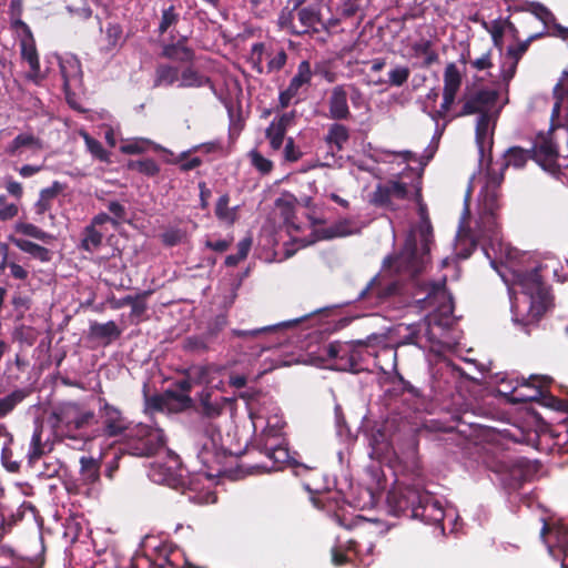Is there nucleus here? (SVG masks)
<instances>
[{"label":"nucleus","instance_id":"56","mask_svg":"<svg viewBox=\"0 0 568 568\" xmlns=\"http://www.w3.org/2000/svg\"><path fill=\"white\" fill-rule=\"evenodd\" d=\"M529 10L546 28H551L557 20L554 13L539 2H531Z\"/></svg>","mask_w":568,"mask_h":568},{"label":"nucleus","instance_id":"48","mask_svg":"<svg viewBox=\"0 0 568 568\" xmlns=\"http://www.w3.org/2000/svg\"><path fill=\"white\" fill-rule=\"evenodd\" d=\"M22 11V0H11L9 6V16L11 28L16 31H26L30 29V27L21 19Z\"/></svg>","mask_w":568,"mask_h":568},{"label":"nucleus","instance_id":"24","mask_svg":"<svg viewBox=\"0 0 568 568\" xmlns=\"http://www.w3.org/2000/svg\"><path fill=\"white\" fill-rule=\"evenodd\" d=\"M329 118L335 121L347 120L351 111L347 104V92L344 85L333 88L328 100Z\"/></svg>","mask_w":568,"mask_h":568},{"label":"nucleus","instance_id":"34","mask_svg":"<svg viewBox=\"0 0 568 568\" xmlns=\"http://www.w3.org/2000/svg\"><path fill=\"white\" fill-rule=\"evenodd\" d=\"M189 371L195 385L204 384L206 386H212L215 375H219L222 368L214 364H206L191 366Z\"/></svg>","mask_w":568,"mask_h":568},{"label":"nucleus","instance_id":"27","mask_svg":"<svg viewBox=\"0 0 568 568\" xmlns=\"http://www.w3.org/2000/svg\"><path fill=\"white\" fill-rule=\"evenodd\" d=\"M42 435L43 428L41 425H38L32 434L30 447L27 454L28 463L32 467L40 458L53 449V445L49 443V440H43Z\"/></svg>","mask_w":568,"mask_h":568},{"label":"nucleus","instance_id":"33","mask_svg":"<svg viewBox=\"0 0 568 568\" xmlns=\"http://www.w3.org/2000/svg\"><path fill=\"white\" fill-rule=\"evenodd\" d=\"M349 136V129L342 123L335 122L329 125L324 140L329 148H334L336 152H341L344 150Z\"/></svg>","mask_w":568,"mask_h":568},{"label":"nucleus","instance_id":"57","mask_svg":"<svg viewBox=\"0 0 568 568\" xmlns=\"http://www.w3.org/2000/svg\"><path fill=\"white\" fill-rule=\"evenodd\" d=\"M286 132V130L273 124L272 122L265 130V136L270 141V145L274 151L282 148Z\"/></svg>","mask_w":568,"mask_h":568},{"label":"nucleus","instance_id":"36","mask_svg":"<svg viewBox=\"0 0 568 568\" xmlns=\"http://www.w3.org/2000/svg\"><path fill=\"white\" fill-rule=\"evenodd\" d=\"M412 52L415 58L424 57L420 68L428 69L439 61L438 53L433 49L430 40H420L412 44Z\"/></svg>","mask_w":568,"mask_h":568},{"label":"nucleus","instance_id":"55","mask_svg":"<svg viewBox=\"0 0 568 568\" xmlns=\"http://www.w3.org/2000/svg\"><path fill=\"white\" fill-rule=\"evenodd\" d=\"M180 20V14L175 11L173 4L162 10L161 20L159 23V34H164L171 27H174Z\"/></svg>","mask_w":568,"mask_h":568},{"label":"nucleus","instance_id":"39","mask_svg":"<svg viewBox=\"0 0 568 568\" xmlns=\"http://www.w3.org/2000/svg\"><path fill=\"white\" fill-rule=\"evenodd\" d=\"M312 79L311 63L307 60H303L298 67L296 74L291 79L288 87L286 88L292 93L297 95L300 89L303 85L310 84Z\"/></svg>","mask_w":568,"mask_h":568},{"label":"nucleus","instance_id":"16","mask_svg":"<svg viewBox=\"0 0 568 568\" xmlns=\"http://www.w3.org/2000/svg\"><path fill=\"white\" fill-rule=\"evenodd\" d=\"M254 447L263 454L268 462L261 467L266 470H277L288 460V449L277 443L275 437L260 436L255 439Z\"/></svg>","mask_w":568,"mask_h":568},{"label":"nucleus","instance_id":"52","mask_svg":"<svg viewBox=\"0 0 568 568\" xmlns=\"http://www.w3.org/2000/svg\"><path fill=\"white\" fill-rule=\"evenodd\" d=\"M348 343L333 342L324 346L323 352L327 358L335 361V367L344 362L347 355Z\"/></svg>","mask_w":568,"mask_h":568},{"label":"nucleus","instance_id":"25","mask_svg":"<svg viewBox=\"0 0 568 568\" xmlns=\"http://www.w3.org/2000/svg\"><path fill=\"white\" fill-rule=\"evenodd\" d=\"M20 51L22 59L28 62L31 71L38 74L40 72V60L31 29L21 31Z\"/></svg>","mask_w":568,"mask_h":568},{"label":"nucleus","instance_id":"7","mask_svg":"<svg viewBox=\"0 0 568 568\" xmlns=\"http://www.w3.org/2000/svg\"><path fill=\"white\" fill-rule=\"evenodd\" d=\"M529 152L530 160L535 161L544 171L560 180L562 172L558 164L559 148L554 141L552 132H539Z\"/></svg>","mask_w":568,"mask_h":568},{"label":"nucleus","instance_id":"53","mask_svg":"<svg viewBox=\"0 0 568 568\" xmlns=\"http://www.w3.org/2000/svg\"><path fill=\"white\" fill-rule=\"evenodd\" d=\"M187 239V232L180 227H169L161 234L163 245L168 247L176 246Z\"/></svg>","mask_w":568,"mask_h":568},{"label":"nucleus","instance_id":"40","mask_svg":"<svg viewBox=\"0 0 568 568\" xmlns=\"http://www.w3.org/2000/svg\"><path fill=\"white\" fill-rule=\"evenodd\" d=\"M29 395V392L23 388H18L8 394L7 396L0 398V419L8 416L13 409L22 403L27 396Z\"/></svg>","mask_w":568,"mask_h":568},{"label":"nucleus","instance_id":"5","mask_svg":"<svg viewBox=\"0 0 568 568\" xmlns=\"http://www.w3.org/2000/svg\"><path fill=\"white\" fill-rule=\"evenodd\" d=\"M381 342L377 337H368L366 341L359 339L348 343V352L344 362L337 365L338 371L358 372L361 363L365 362L368 357L376 359L375 364L381 369L385 367L381 363V357H388L392 361V367L396 366L397 352L388 345L378 347L375 343Z\"/></svg>","mask_w":568,"mask_h":568},{"label":"nucleus","instance_id":"4","mask_svg":"<svg viewBox=\"0 0 568 568\" xmlns=\"http://www.w3.org/2000/svg\"><path fill=\"white\" fill-rule=\"evenodd\" d=\"M49 423L57 434L74 438V432L88 428L95 423V414L79 403L64 402L53 407Z\"/></svg>","mask_w":568,"mask_h":568},{"label":"nucleus","instance_id":"31","mask_svg":"<svg viewBox=\"0 0 568 568\" xmlns=\"http://www.w3.org/2000/svg\"><path fill=\"white\" fill-rule=\"evenodd\" d=\"M300 321H293V322H283L278 324L273 325H266L263 327H257L253 329H232V335L239 338L243 339H257L261 338L264 335L276 333L283 328L296 325Z\"/></svg>","mask_w":568,"mask_h":568},{"label":"nucleus","instance_id":"15","mask_svg":"<svg viewBox=\"0 0 568 568\" xmlns=\"http://www.w3.org/2000/svg\"><path fill=\"white\" fill-rule=\"evenodd\" d=\"M408 197V186L398 180H388L385 183L376 185L371 195V203L377 207L395 211L397 209L393 199L406 200Z\"/></svg>","mask_w":568,"mask_h":568},{"label":"nucleus","instance_id":"1","mask_svg":"<svg viewBox=\"0 0 568 568\" xmlns=\"http://www.w3.org/2000/svg\"><path fill=\"white\" fill-rule=\"evenodd\" d=\"M515 284L520 288L524 295L523 303L527 306V311L519 318L516 313L515 321L524 326L537 323L552 305V295L550 287L545 283L539 273V268L531 271L518 272Z\"/></svg>","mask_w":568,"mask_h":568},{"label":"nucleus","instance_id":"21","mask_svg":"<svg viewBox=\"0 0 568 568\" xmlns=\"http://www.w3.org/2000/svg\"><path fill=\"white\" fill-rule=\"evenodd\" d=\"M463 82L462 74L455 63H448L444 71L443 109L455 103Z\"/></svg>","mask_w":568,"mask_h":568},{"label":"nucleus","instance_id":"26","mask_svg":"<svg viewBox=\"0 0 568 568\" xmlns=\"http://www.w3.org/2000/svg\"><path fill=\"white\" fill-rule=\"evenodd\" d=\"M478 230L480 236L485 240H488L491 244L499 242L500 225L498 222V212H480Z\"/></svg>","mask_w":568,"mask_h":568},{"label":"nucleus","instance_id":"44","mask_svg":"<svg viewBox=\"0 0 568 568\" xmlns=\"http://www.w3.org/2000/svg\"><path fill=\"white\" fill-rule=\"evenodd\" d=\"M103 234L93 225H87L82 232L80 247L87 252H93L102 244Z\"/></svg>","mask_w":568,"mask_h":568},{"label":"nucleus","instance_id":"61","mask_svg":"<svg viewBox=\"0 0 568 568\" xmlns=\"http://www.w3.org/2000/svg\"><path fill=\"white\" fill-rule=\"evenodd\" d=\"M143 396L145 404V412H162L165 406V399L161 394H154L152 396L149 395L148 385L143 386Z\"/></svg>","mask_w":568,"mask_h":568},{"label":"nucleus","instance_id":"54","mask_svg":"<svg viewBox=\"0 0 568 568\" xmlns=\"http://www.w3.org/2000/svg\"><path fill=\"white\" fill-rule=\"evenodd\" d=\"M410 70L406 65L397 64L388 72V79L385 81L390 87H402L409 79Z\"/></svg>","mask_w":568,"mask_h":568},{"label":"nucleus","instance_id":"50","mask_svg":"<svg viewBox=\"0 0 568 568\" xmlns=\"http://www.w3.org/2000/svg\"><path fill=\"white\" fill-rule=\"evenodd\" d=\"M195 383L193 382L192 376L190 375V371L187 369L186 376L184 378L179 379L175 383L176 388L179 390H181L183 394L182 395H178V394H175L173 392H168V395L171 398H174V399H176L179 402L191 404L192 403V398L190 397L189 393L191 392L192 386Z\"/></svg>","mask_w":568,"mask_h":568},{"label":"nucleus","instance_id":"10","mask_svg":"<svg viewBox=\"0 0 568 568\" xmlns=\"http://www.w3.org/2000/svg\"><path fill=\"white\" fill-rule=\"evenodd\" d=\"M538 460L517 457L501 465L503 483L509 490H518L526 481H530L540 470Z\"/></svg>","mask_w":568,"mask_h":568},{"label":"nucleus","instance_id":"38","mask_svg":"<svg viewBox=\"0 0 568 568\" xmlns=\"http://www.w3.org/2000/svg\"><path fill=\"white\" fill-rule=\"evenodd\" d=\"M229 203L230 195L227 193L221 195L215 204L214 213L217 220H220L221 222H224L229 225H233L239 217V206L230 207Z\"/></svg>","mask_w":568,"mask_h":568},{"label":"nucleus","instance_id":"46","mask_svg":"<svg viewBox=\"0 0 568 568\" xmlns=\"http://www.w3.org/2000/svg\"><path fill=\"white\" fill-rule=\"evenodd\" d=\"M211 343V338L204 333L186 337L183 342V348L186 352L204 354L210 351Z\"/></svg>","mask_w":568,"mask_h":568},{"label":"nucleus","instance_id":"3","mask_svg":"<svg viewBox=\"0 0 568 568\" xmlns=\"http://www.w3.org/2000/svg\"><path fill=\"white\" fill-rule=\"evenodd\" d=\"M420 247L417 245L415 235L410 234L404 244L403 250L395 258V267L409 276L418 275L429 261L430 245L433 243V226L430 221L418 224Z\"/></svg>","mask_w":568,"mask_h":568},{"label":"nucleus","instance_id":"29","mask_svg":"<svg viewBox=\"0 0 568 568\" xmlns=\"http://www.w3.org/2000/svg\"><path fill=\"white\" fill-rule=\"evenodd\" d=\"M64 190V185L59 181H53L49 187L42 189L39 200L34 204L36 214L43 216L52 207V201Z\"/></svg>","mask_w":568,"mask_h":568},{"label":"nucleus","instance_id":"8","mask_svg":"<svg viewBox=\"0 0 568 568\" xmlns=\"http://www.w3.org/2000/svg\"><path fill=\"white\" fill-rule=\"evenodd\" d=\"M499 98L497 90L481 88V89H466L460 99L462 109L456 116H467L484 114L493 116V109L495 108Z\"/></svg>","mask_w":568,"mask_h":568},{"label":"nucleus","instance_id":"35","mask_svg":"<svg viewBox=\"0 0 568 568\" xmlns=\"http://www.w3.org/2000/svg\"><path fill=\"white\" fill-rule=\"evenodd\" d=\"M180 78V69L169 63H160L155 68L153 87H172Z\"/></svg>","mask_w":568,"mask_h":568},{"label":"nucleus","instance_id":"32","mask_svg":"<svg viewBox=\"0 0 568 568\" xmlns=\"http://www.w3.org/2000/svg\"><path fill=\"white\" fill-rule=\"evenodd\" d=\"M491 118L493 116L484 114L483 116H478L476 122L475 139L479 150L480 161H483L484 159L486 144L489 148V152L491 151L493 148V134H489V125Z\"/></svg>","mask_w":568,"mask_h":568},{"label":"nucleus","instance_id":"59","mask_svg":"<svg viewBox=\"0 0 568 568\" xmlns=\"http://www.w3.org/2000/svg\"><path fill=\"white\" fill-rule=\"evenodd\" d=\"M264 52H265V44L263 42L254 43L251 48L248 63H251L252 69L258 74L264 73V68L262 64Z\"/></svg>","mask_w":568,"mask_h":568},{"label":"nucleus","instance_id":"11","mask_svg":"<svg viewBox=\"0 0 568 568\" xmlns=\"http://www.w3.org/2000/svg\"><path fill=\"white\" fill-rule=\"evenodd\" d=\"M399 292L400 284L397 281L387 276L376 275L358 293L356 301L369 306H377L399 294Z\"/></svg>","mask_w":568,"mask_h":568},{"label":"nucleus","instance_id":"47","mask_svg":"<svg viewBox=\"0 0 568 568\" xmlns=\"http://www.w3.org/2000/svg\"><path fill=\"white\" fill-rule=\"evenodd\" d=\"M128 169L131 171H136L150 178L158 175L160 172V166L158 162L151 158L129 161Z\"/></svg>","mask_w":568,"mask_h":568},{"label":"nucleus","instance_id":"2","mask_svg":"<svg viewBox=\"0 0 568 568\" xmlns=\"http://www.w3.org/2000/svg\"><path fill=\"white\" fill-rule=\"evenodd\" d=\"M229 403L226 397H212V393L209 389H204L200 394L199 406L196 408L201 419L199 425L206 437V440L202 444L199 450V458L203 465L209 466L214 457V450L216 448V440L220 438V428L213 423L219 418Z\"/></svg>","mask_w":568,"mask_h":568},{"label":"nucleus","instance_id":"37","mask_svg":"<svg viewBox=\"0 0 568 568\" xmlns=\"http://www.w3.org/2000/svg\"><path fill=\"white\" fill-rule=\"evenodd\" d=\"M181 82L179 84L180 88H202V87H213L211 79L204 74H201L193 67L184 68L180 78Z\"/></svg>","mask_w":568,"mask_h":568},{"label":"nucleus","instance_id":"12","mask_svg":"<svg viewBox=\"0 0 568 568\" xmlns=\"http://www.w3.org/2000/svg\"><path fill=\"white\" fill-rule=\"evenodd\" d=\"M503 172H497L493 165L491 155L485 173V184L479 192L480 212H498L501 207V184L504 183Z\"/></svg>","mask_w":568,"mask_h":568},{"label":"nucleus","instance_id":"22","mask_svg":"<svg viewBox=\"0 0 568 568\" xmlns=\"http://www.w3.org/2000/svg\"><path fill=\"white\" fill-rule=\"evenodd\" d=\"M122 334V329L114 321L106 323L91 322L88 337L91 341H98L102 346H109Z\"/></svg>","mask_w":568,"mask_h":568},{"label":"nucleus","instance_id":"49","mask_svg":"<svg viewBox=\"0 0 568 568\" xmlns=\"http://www.w3.org/2000/svg\"><path fill=\"white\" fill-rule=\"evenodd\" d=\"M546 34L545 31H541L539 33L531 34L528 39L525 41L519 42L517 45H510L507 48L506 55L510 58L513 61H516L517 63L521 59V57L527 52L530 43L537 39L542 38Z\"/></svg>","mask_w":568,"mask_h":568},{"label":"nucleus","instance_id":"41","mask_svg":"<svg viewBox=\"0 0 568 568\" xmlns=\"http://www.w3.org/2000/svg\"><path fill=\"white\" fill-rule=\"evenodd\" d=\"M80 474L87 484H94L100 478V463L91 456L80 458Z\"/></svg>","mask_w":568,"mask_h":568},{"label":"nucleus","instance_id":"28","mask_svg":"<svg viewBox=\"0 0 568 568\" xmlns=\"http://www.w3.org/2000/svg\"><path fill=\"white\" fill-rule=\"evenodd\" d=\"M528 160H530L529 149H523L521 146H511L505 151L504 162H501L499 168L496 170L497 172H503V174L505 175V171L509 166H513L515 169H523L527 164Z\"/></svg>","mask_w":568,"mask_h":568},{"label":"nucleus","instance_id":"9","mask_svg":"<svg viewBox=\"0 0 568 568\" xmlns=\"http://www.w3.org/2000/svg\"><path fill=\"white\" fill-rule=\"evenodd\" d=\"M424 489L418 486L397 485L387 494L389 513L397 517L413 518L420 503Z\"/></svg>","mask_w":568,"mask_h":568},{"label":"nucleus","instance_id":"62","mask_svg":"<svg viewBox=\"0 0 568 568\" xmlns=\"http://www.w3.org/2000/svg\"><path fill=\"white\" fill-rule=\"evenodd\" d=\"M252 165L263 175L270 174L274 168L273 162L263 156L257 150L250 152Z\"/></svg>","mask_w":568,"mask_h":568},{"label":"nucleus","instance_id":"64","mask_svg":"<svg viewBox=\"0 0 568 568\" xmlns=\"http://www.w3.org/2000/svg\"><path fill=\"white\" fill-rule=\"evenodd\" d=\"M540 399H541L542 405H545L547 407H550L558 412H565V413L568 412V400L552 396L549 393L548 388H546L545 395L541 396Z\"/></svg>","mask_w":568,"mask_h":568},{"label":"nucleus","instance_id":"45","mask_svg":"<svg viewBox=\"0 0 568 568\" xmlns=\"http://www.w3.org/2000/svg\"><path fill=\"white\" fill-rule=\"evenodd\" d=\"M181 50L185 59H195V51L187 45V37L182 36L176 42L164 44L161 51L162 58H174L175 50Z\"/></svg>","mask_w":568,"mask_h":568},{"label":"nucleus","instance_id":"6","mask_svg":"<svg viewBox=\"0 0 568 568\" xmlns=\"http://www.w3.org/2000/svg\"><path fill=\"white\" fill-rule=\"evenodd\" d=\"M165 437L161 429L139 424L124 435L123 452L136 457H152L164 448Z\"/></svg>","mask_w":568,"mask_h":568},{"label":"nucleus","instance_id":"20","mask_svg":"<svg viewBox=\"0 0 568 568\" xmlns=\"http://www.w3.org/2000/svg\"><path fill=\"white\" fill-rule=\"evenodd\" d=\"M152 568H195L183 558L180 550L162 545L156 548V554L153 559H150Z\"/></svg>","mask_w":568,"mask_h":568},{"label":"nucleus","instance_id":"13","mask_svg":"<svg viewBox=\"0 0 568 568\" xmlns=\"http://www.w3.org/2000/svg\"><path fill=\"white\" fill-rule=\"evenodd\" d=\"M450 296L445 281L423 283L415 297L417 307L429 313H444L448 308Z\"/></svg>","mask_w":568,"mask_h":568},{"label":"nucleus","instance_id":"14","mask_svg":"<svg viewBox=\"0 0 568 568\" xmlns=\"http://www.w3.org/2000/svg\"><path fill=\"white\" fill-rule=\"evenodd\" d=\"M552 378L546 375H530L523 377L516 387L507 395L508 402L513 404L539 400L545 395L546 388L551 384Z\"/></svg>","mask_w":568,"mask_h":568},{"label":"nucleus","instance_id":"23","mask_svg":"<svg viewBox=\"0 0 568 568\" xmlns=\"http://www.w3.org/2000/svg\"><path fill=\"white\" fill-rule=\"evenodd\" d=\"M24 150L39 152L43 150V141L33 133L23 132L18 134L4 149L9 156H19Z\"/></svg>","mask_w":568,"mask_h":568},{"label":"nucleus","instance_id":"30","mask_svg":"<svg viewBox=\"0 0 568 568\" xmlns=\"http://www.w3.org/2000/svg\"><path fill=\"white\" fill-rule=\"evenodd\" d=\"M11 243L17 246L20 251L29 254L34 260L40 262H49L52 258V253L49 248L33 243L22 237H10Z\"/></svg>","mask_w":568,"mask_h":568},{"label":"nucleus","instance_id":"63","mask_svg":"<svg viewBox=\"0 0 568 568\" xmlns=\"http://www.w3.org/2000/svg\"><path fill=\"white\" fill-rule=\"evenodd\" d=\"M268 57L267 73L277 72L284 68L287 61V53L284 49H280L274 55L271 52L266 53Z\"/></svg>","mask_w":568,"mask_h":568},{"label":"nucleus","instance_id":"58","mask_svg":"<svg viewBox=\"0 0 568 568\" xmlns=\"http://www.w3.org/2000/svg\"><path fill=\"white\" fill-rule=\"evenodd\" d=\"M151 294L150 291L141 292L134 295V302L131 303V318L136 320L138 322L142 318L144 313L146 312V297Z\"/></svg>","mask_w":568,"mask_h":568},{"label":"nucleus","instance_id":"18","mask_svg":"<svg viewBox=\"0 0 568 568\" xmlns=\"http://www.w3.org/2000/svg\"><path fill=\"white\" fill-rule=\"evenodd\" d=\"M444 518L445 511L440 503L430 493L424 489L414 519H419L427 525L439 526L443 524Z\"/></svg>","mask_w":568,"mask_h":568},{"label":"nucleus","instance_id":"17","mask_svg":"<svg viewBox=\"0 0 568 568\" xmlns=\"http://www.w3.org/2000/svg\"><path fill=\"white\" fill-rule=\"evenodd\" d=\"M298 20L304 28L302 31L296 33L303 34L312 30L313 32H321L323 30H329L331 28L339 23V19H327L325 20L322 16L321 9L317 4H311L301 8L297 12Z\"/></svg>","mask_w":568,"mask_h":568},{"label":"nucleus","instance_id":"51","mask_svg":"<svg viewBox=\"0 0 568 568\" xmlns=\"http://www.w3.org/2000/svg\"><path fill=\"white\" fill-rule=\"evenodd\" d=\"M82 135L89 152L99 161L110 163V152L104 149L102 143L88 133H83Z\"/></svg>","mask_w":568,"mask_h":568},{"label":"nucleus","instance_id":"42","mask_svg":"<svg viewBox=\"0 0 568 568\" xmlns=\"http://www.w3.org/2000/svg\"><path fill=\"white\" fill-rule=\"evenodd\" d=\"M296 203L297 199L291 193H286L282 197L275 200V206L281 211V216L285 224L293 225Z\"/></svg>","mask_w":568,"mask_h":568},{"label":"nucleus","instance_id":"60","mask_svg":"<svg viewBox=\"0 0 568 568\" xmlns=\"http://www.w3.org/2000/svg\"><path fill=\"white\" fill-rule=\"evenodd\" d=\"M9 440H4L1 449V462L3 467L10 473H18L20 470V463L13 459V452Z\"/></svg>","mask_w":568,"mask_h":568},{"label":"nucleus","instance_id":"43","mask_svg":"<svg viewBox=\"0 0 568 568\" xmlns=\"http://www.w3.org/2000/svg\"><path fill=\"white\" fill-rule=\"evenodd\" d=\"M14 230L17 233L33 237L45 244H49L54 240V236L52 234L43 231L42 229L32 223L19 222L16 224Z\"/></svg>","mask_w":568,"mask_h":568},{"label":"nucleus","instance_id":"19","mask_svg":"<svg viewBox=\"0 0 568 568\" xmlns=\"http://www.w3.org/2000/svg\"><path fill=\"white\" fill-rule=\"evenodd\" d=\"M101 408V418L103 423V433L108 437H116L129 432L128 420L123 416L122 412L109 404L105 399Z\"/></svg>","mask_w":568,"mask_h":568}]
</instances>
